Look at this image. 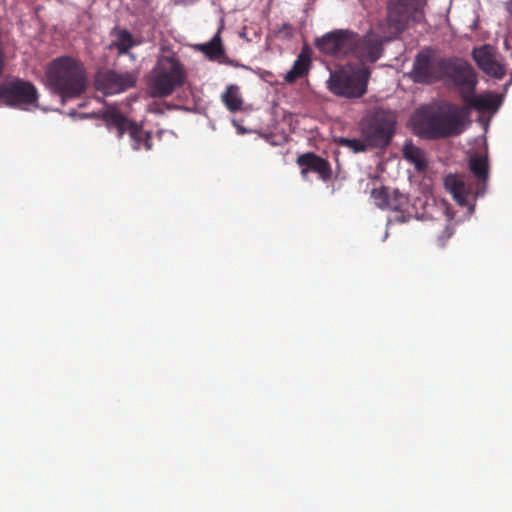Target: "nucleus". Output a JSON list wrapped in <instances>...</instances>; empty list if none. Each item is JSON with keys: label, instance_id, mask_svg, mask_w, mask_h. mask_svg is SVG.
Here are the masks:
<instances>
[{"label": "nucleus", "instance_id": "obj_1", "mask_svg": "<svg viewBox=\"0 0 512 512\" xmlns=\"http://www.w3.org/2000/svg\"><path fill=\"white\" fill-rule=\"evenodd\" d=\"M383 37L370 30L364 35L350 29H335L314 41L315 47L323 54L333 57H352L358 66L373 64L383 54Z\"/></svg>", "mask_w": 512, "mask_h": 512}, {"label": "nucleus", "instance_id": "obj_2", "mask_svg": "<svg viewBox=\"0 0 512 512\" xmlns=\"http://www.w3.org/2000/svg\"><path fill=\"white\" fill-rule=\"evenodd\" d=\"M46 87L59 96L64 105L67 101L81 97L88 81L83 63L71 56H60L46 68Z\"/></svg>", "mask_w": 512, "mask_h": 512}, {"label": "nucleus", "instance_id": "obj_3", "mask_svg": "<svg viewBox=\"0 0 512 512\" xmlns=\"http://www.w3.org/2000/svg\"><path fill=\"white\" fill-rule=\"evenodd\" d=\"M411 122L417 135L433 140L459 135L463 130L458 108L450 111L438 105L422 106L415 111Z\"/></svg>", "mask_w": 512, "mask_h": 512}, {"label": "nucleus", "instance_id": "obj_4", "mask_svg": "<svg viewBox=\"0 0 512 512\" xmlns=\"http://www.w3.org/2000/svg\"><path fill=\"white\" fill-rule=\"evenodd\" d=\"M371 69L368 66L349 64L330 74L328 89L336 96L348 99L360 98L367 92Z\"/></svg>", "mask_w": 512, "mask_h": 512}, {"label": "nucleus", "instance_id": "obj_5", "mask_svg": "<svg viewBox=\"0 0 512 512\" xmlns=\"http://www.w3.org/2000/svg\"><path fill=\"white\" fill-rule=\"evenodd\" d=\"M91 116L102 119L107 129L115 131L119 139L127 133L133 150L144 148L149 151L152 149V134L144 131L140 125L129 119L117 107L109 106L99 113H92Z\"/></svg>", "mask_w": 512, "mask_h": 512}, {"label": "nucleus", "instance_id": "obj_6", "mask_svg": "<svg viewBox=\"0 0 512 512\" xmlns=\"http://www.w3.org/2000/svg\"><path fill=\"white\" fill-rule=\"evenodd\" d=\"M397 123L396 114L382 107L370 109L361 121V132L371 148L389 145Z\"/></svg>", "mask_w": 512, "mask_h": 512}, {"label": "nucleus", "instance_id": "obj_7", "mask_svg": "<svg viewBox=\"0 0 512 512\" xmlns=\"http://www.w3.org/2000/svg\"><path fill=\"white\" fill-rule=\"evenodd\" d=\"M185 71L179 59L174 56H163L154 68V74L149 82L152 97L170 96L185 82Z\"/></svg>", "mask_w": 512, "mask_h": 512}, {"label": "nucleus", "instance_id": "obj_8", "mask_svg": "<svg viewBox=\"0 0 512 512\" xmlns=\"http://www.w3.org/2000/svg\"><path fill=\"white\" fill-rule=\"evenodd\" d=\"M441 81L457 92L461 99L471 90H476L478 76L473 66L459 57L447 58Z\"/></svg>", "mask_w": 512, "mask_h": 512}, {"label": "nucleus", "instance_id": "obj_9", "mask_svg": "<svg viewBox=\"0 0 512 512\" xmlns=\"http://www.w3.org/2000/svg\"><path fill=\"white\" fill-rule=\"evenodd\" d=\"M447 58L441 57L431 48L426 47L419 51L414 59L410 77L415 83L433 84L443 78V67Z\"/></svg>", "mask_w": 512, "mask_h": 512}, {"label": "nucleus", "instance_id": "obj_10", "mask_svg": "<svg viewBox=\"0 0 512 512\" xmlns=\"http://www.w3.org/2000/svg\"><path fill=\"white\" fill-rule=\"evenodd\" d=\"M37 102L38 91L33 83L20 78L0 83V105L26 109L36 106Z\"/></svg>", "mask_w": 512, "mask_h": 512}, {"label": "nucleus", "instance_id": "obj_11", "mask_svg": "<svg viewBox=\"0 0 512 512\" xmlns=\"http://www.w3.org/2000/svg\"><path fill=\"white\" fill-rule=\"evenodd\" d=\"M425 0H388L387 20L391 28L397 32L406 29L408 22L420 21Z\"/></svg>", "mask_w": 512, "mask_h": 512}, {"label": "nucleus", "instance_id": "obj_12", "mask_svg": "<svg viewBox=\"0 0 512 512\" xmlns=\"http://www.w3.org/2000/svg\"><path fill=\"white\" fill-rule=\"evenodd\" d=\"M137 74L134 72H117L102 70L97 72L94 86L97 91L105 95L122 93L136 85Z\"/></svg>", "mask_w": 512, "mask_h": 512}, {"label": "nucleus", "instance_id": "obj_13", "mask_svg": "<svg viewBox=\"0 0 512 512\" xmlns=\"http://www.w3.org/2000/svg\"><path fill=\"white\" fill-rule=\"evenodd\" d=\"M296 163L301 168V175L306 177L307 173L314 172L323 181H329L332 177L330 163L313 152H307L298 156Z\"/></svg>", "mask_w": 512, "mask_h": 512}, {"label": "nucleus", "instance_id": "obj_14", "mask_svg": "<svg viewBox=\"0 0 512 512\" xmlns=\"http://www.w3.org/2000/svg\"><path fill=\"white\" fill-rule=\"evenodd\" d=\"M311 49L308 46H303L292 68L285 74L284 80L287 83H294L298 79L305 77L311 68Z\"/></svg>", "mask_w": 512, "mask_h": 512}, {"label": "nucleus", "instance_id": "obj_15", "mask_svg": "<svg viewBox=\"0 0 512 512\" xmlns=\"http://www.w3.org/2000/svg\"><path fill=\"white\" fill-rule=\"evenodd\" d=\"M476 90L469 91L462 101L469 107L478 111L497 110L500 106L498 97L494 94L476 95Z\"/></svg>", "mask_w": 512, "mask_h": 512}, {"label": "nucleus", "instance_id": "obj_16", "mask_svg": "<svg viewBox=\"0 0 512 512\" xmlns=\"http://www.w3.org/2000/svg\"><path fill=\"white\" fill-rule=\"evenodd\" d=\"M444 184L456 202L460 205L467 204L470 187L466 185L462 177L453 174L447 175L444 179Z\"/></svg>", "mask_w": 512, "mask_h": 512}, {"label": "nucleus", "instance_id": "obj_17", "mask_svg": "<svg viewBox=\"0 0 512 512\" xmlns=\"http://www.w3.org/2000/svg\"><path fill=\"white\" fill-rule=\"evenodd\" d=\"M220 32L221 31L218 30L209 42L197 45L198 50L212 61L219 60L225 55Z\"/></svg>", "mask_w": 512, "mask_h": 512}, {"label": "nucleus", "instance_id": "obj_18", "mask_svg": "<svg viewBox=\"0 0 512 512\" xmlns=\"http://www.w3.org/2000/svg\"><path fill=\"white\" fill-rule=\"evenodd\" d=\"M221 100L226 108L232 113L238 112L242 109L243 99L237 85H228L221 95Z\"/></svg>", "mask_w": 512, "mask_h": 512}, {"label": "nucleus", "instance_id": "obj_19", "mask_svg": "<svg viewBox=\"0 0 512 512\" xmlns=\"http://www.w3.org/2000/svg\"><path fill=\"white\" fill-rule=\"evenodd\" d=\"M469 169L478 181L484 186L489 177L487 159L479 154H474L469 159Z\"/></svg>", "mask_w": 512, "mask_h": 512}, {"label": "nucleus", "instance_id": "obj_20", "mask_svg": "<svg viewBox=\"0 0 512 512\" xmlns=\"http://www.w3.org/2000/svg\"><path fill=\"white\" fill-rule=\"evenodd\" d=\"M404 158L413 164L418 171H424L427 167V161L422 149L408 142L403 147Z\"/></svg>", "mask_w": 512, "mask_h": 512}, {"label": "nucleus", "instance_id": "obj_21", "mask_svg": "<svg viewBox=\"0 0 512 512\" xmlns=\"http://www.w3.org/2000/svg\"><path fill=\"white\" fill-rule=\"evenodd\" d=\"M115 36L112 46L117 49L118 55L129 54V50L137 45L133 35L127 29L117 30Z\"/></svg>", "mask_w": 512, "mask_h": 512}, {"label": "nucleus", "instance_id": "obj_22", "mask_svg": "<svg viewBox=\"0 0 512 512\" xmlns=\"http://www.w3.org/2000/svg\"><path fill=\"white\" fill-rule=\"evenodd\" d=\"M472 57L478 67L482 69L491 60L495 58L493 48L490 45H483L479 48H474L472 51Z\"/></svg>", "mask_w": 512, "mask_h": 512}, {"label": "nucleus", "instance_id": "obj_23", "mask_svg": "<svg viewBox=\"0 0 512 512\" xmlns=\"http://www.w3.org/2000/svg\"><path fill=\"white\" fill-rule=\"evenodd\" d=\"M408 205V197L400 193L399 190L393 189L390 191V199L387 203V208L393 211H404Z\"/></svg>", "mask_w": 512, "mask_h": 512}, {"label": "nucleus", "instance_id": "obj_24", "mask_svg": "<svg viewBox=\"0 0 512 512\" xmlns=\"http://www.w3.org/2000/svg\"><path fill=\"white\" fill-rule=\"evenodd\" d=\"M390 189L388 187H380L375 188L371 192V197L373 198L375 204L381 208L386 209L388 200L390 199Z\"/></svg>", "mask_w": 512, "mask_h": 512}, {"label": "nucleus", "instance_id": "obj_25", "mask_svg": "<svg viewBox=\"0 0 512 512\" xmlns=\"http://www.w3.org/2000/svg\"><path fill=\"white\" fill-rule=\"evenodd\" d=\"M481 70L487 75L496 79H502L506 73L504 65L497 61L496 58L491 60V62H489Z\"/></svg>", "mask_w": 512, "mask_h": 512}, {"label": "nucleus", "instance_id": "obj_26", "mask_svg": "<svg viewBox=\"0 0 512 512\" xmlns=\"http://www.w3.org/2000/svg\"><path fill=\"white\" fill-rule=\"evenodd\" d=\"M340 144L342 146L350 148L355 153L364 152L368 148H371L370 145H368V143L366 142V140L364 138H363V140H359V139H355V138H353V139L341 138Z\"/></svg>", "mask_w": 512, "mask_h": 512}, {"label": "nucleus", "instance_id": "obj_27", "mask_svg": "<svg viewBox=\"0 0 512 512\" xmlns=\"http://www.w3.org/2000/svg\"><path fill=\"white\" fill-rule=\"evenodd\" d=\"M294 27L290 23H283L277 30V35L283 39H291L294 35Z\"/></svg>", "mask_w": 512, "mask_h": 512}, {"label": "nucleus", "instance_id": "obj_28", "mask_svg": "<svg viewBox=\"0 0 512 512\" xmlns=\"http://www.w3.org/2000/svg\"><path fill=\"white\" fill-rule=\"evenodd\" d=\"M509 6H510L509 11L512 13V0H510Z\"/></svg>", "mask_w": 512, "mask_h": 512}]
</instances>
